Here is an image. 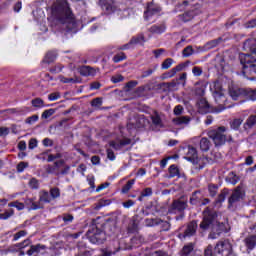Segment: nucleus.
Listing matches in <instances>:
<instances>
[{"instance_id":"nucleus-52","label":"nucleus","mask_w":256,"mask_h":256,"mask_svg":"<svg viewBox=\"0 0 256 256\" xmlns=\"http://www.w3.org/2000/svg\"><path fill=\"white\" fill-rule=\"evenodd\" d=\"M49 101H57V99H61V94L58 92L51 93L48 96Z\"/></svg>"},{"instance_id":"nucleus-4","label":"nucleus","mask_w":256,"mask_h":256,"mask_svg":"<svg viewBox=\"0 0 256 256\" xmlns=\"http://www.w3.org/2000/svg\"><path fill=\"white\" fill-rule=\"evenodd\" d=\"M227 127L220 126L207 131L209 139L214 143L215 147H223L227 143Z\"/></svg>"},{"instance_id":"nucleus-44","label":"nucleus","mask_w":256,"mask_h":256,"mask_svg":"<svg viewBox=\"0 0 256 256\" xmlns=\"http://www.w3.org/2000/svg\"><path fill=\"white\" fill-rule=\"evenodd\" d=\"M192 54H193V47L192 46H187L182 51L183 57H191Z\"/></svg>"},{"instance_id":"nucleus-17","label":"nucleus","mask_w":256,"mask_h":256,"mask_svg":"<svg viewBox=\"0 0 256 256\" xmlns=\"http://www.w3.org/2000/svg\"><path fill=\"white\" fill-rule=\"evenodd\" d=\"M24 205H26V207H28L29 211L33 210H37V209H41V207H43V205H41L40 202H35V199L33 198H27L24 201Z\"/></svg>"},{"instance_id":"nucleus-31","label":"nucleus","mask_w":256,"mask_h":256,"mask_svg":"<svg viewBox=\"0 0 256 256\" xmlns=\"http://www.w3.org/2000/svg\"><path fill=\"white\" fill-rule=\"evenodd\" d=\"M125 59H127V56L125 55V53L121 52L116 54L113 58L112 61L114 63H121V61H125Z\"/></svg>"},{"instance_id":"nucleus-57","label":"nucleus","mask_w":256,"mask_h":256,"mask_svg":"<svg viewBox=\"0 0 256 256\" xmlns=\"http://www.w3.org/2000/svg\"><path fill=\"white\" fill-rule=\"evenodd\" d=\"M246 29H253L256 27V18L253 20H250L245 24Z\"/></svg>"},{"instance_id":"nucleus-28","label":"nucleus","mask_w":256,"mask_h":256,"mask_svg":"<svg viewBox=\"0 0 256 256\" xmlns=\"http://www.w3.org/2000/svg\"><path fill=\"white\" fill-rule=\"evenodd\" d=\"M151 119L153 125H155L156 127H163V122L161 121V117L159 116V114L152 115Z\"/></svg>"},{"instance_id":"nucleus-24","label":"nucleus","mask_w":256,"mask_h":256,"mask_svg":"<svg viewBox=\"0 0 256 256\" xmlns=\"http://www.w3.org/2000/svg\"><path fill=\"white\" fill-rule=\"evenodd\" d=\"M51 195H49V192L42 190L39 194V202L40 205L41 203H51Z\"/></svg>"},{"instance_id":"nucleus-21","label":"nucleus","mask_w":256,"mask_h":256,"mask_svg":"<svg viewBox=\"0 0 256 256\" xmlns=\"http://www.w3.org/2000/svg\"><path fill=\"white\" fill-rule=\"evenodd\" d=\"M182 69L183 67L181 65L172 68L170 71L163 75V79H171V77H175V75H177L179 71H182Z\"/></svg>"},{"instance_id":"nucleus-1","label":"nucleus","mask_w":256,"mask_h":256,"mask_svg":"<svg viewBox=\"0 0 256 256\" xmlns=\"http://www.w3.org/2000/svg\"><path fill=\"white\" fill-rule=\"evenodd\" d=\"M52 15L61 25H66L67 29H71V25L75 23V18L69 8V3L65 0H58L52 6Z\"/></svg>"},{"instance_id":"nucleus-16","label":"nucleus","mask_w":256,"mask_h":256,"mask_svg":"<svg viewBox=\"0 0 256 256\" xmlns=\"http://www.w3.org/2000/svg\"><path fill=\"white\" fill-rule=\"evenodd\" d=\"M131 143V140L125 139V140H116V141H110L109 145L112 147V149H115V151H119L122 147H125V145H129Z\"/></svg>"},{"instance_id":"nucleus-23","label":"nucleus","mask_w":256,"mask_h":256,"mask_svg":"<svg viewBox=\"0 0 256 256\" xmlns=\"http://www.w3.org/2000/svg\"><path fill=\"white\" fill-rule=\"evenodd\" d=\"M188 161H193V163H197V149L195 147H188Z\"/></svg>"},{"instance_id":"nucleus-56","label":"nucleus","mask_w":256,"mask_h":256,"mask_svg":"<svg viewBox=\"0 0 256 256\" xmlns=\"http://www.w3.org/2000/svg\"><path fill=\"white\" fill-rule=\"evenodd\" d=\"M195 94L199 95L200 97L205 95V86L196 87Z\"/></svg>"},{"instance_id":"nucleus-36","label":"nucleus","mask_w":256,"mask_h":256,"mask_svg":"<svg viewBox=\"0 0 256 256\" xmlns=\"http://www.w3.org/2000/svg\"><path fill=\"white\" fill-rule=\"evenodd\" d=\"M8 207H15L18 211H23L25 209V204L19 201H15L8 204Z\"/></svg>"},{"instance_id":"nucleus-35","label":"nucleus","mask_w":256,"mask_h":256,"mask_svg":"<svg viewBox=\"0 0 256 256\" xmlns=\"http://www.w3.org/2000/svg\"><path fill=\"white\" fill-rule=\"evenodd\" d=\"M13 215H15V211L11 209L10 211H5L4 213H1L0 219H2L3 221H7V219L13 217Z\"/></svg>"},{"instance_id":"nucleus-38","label":"nucleus","mask_w":256,"mask_h":256,"mask_svg":"<svg viewBox=\"0 0 256 256\" xmlns=\"http://www.w3.org/2000/svg\"><path fill=\"white\" fill-rule=\"evenodd\" d=\"M191 251H193V244H188V245L183 247L181 255L182 256H187L191 253Z\"/></svg>"},{"instance_id":"nucleus-46","label":"nucleus","mask_w":256,"mask_h":256,"mask_svg":"<svg viewBox=\"0 0 256 256\" xmlns=\"http://www.w3.org/2000/svg\"><path fill=\"white\" fill-rule=\"evenodd\" d=\"M54 114H55V110L53 108L45 110L42 113V119H49V117H51Z\"/></svg>"},{"instance_id":"nucleus-5","label":"nucleus","mask_w":256,"mask_h":256,"mask_svg":"<svg viewBox=\"0 0 256 256\" xmlns=\"http://www.w3.org/2000/svg\"><path fill=\"white\" fill-rule=\"evenodd\" d=\"M240 63L243 65L245 77L256 79V59L251 54H240Z\"/></svg>"},{"instance_id":"nucleus-50","label":"nucleus","mask_w":256,"mask_h":256,"mask_svg":"<svg viewBox=\"0 0 256 256\" xmlns=\"http://www.w3.org/2000/svg\"><path fill=\"white\" fill-rule=\"evenodd\" d=\"M124 79L125 78L121 74H118V75H115V76L111 77L112 83H121V81H123Z\"/></svg>"},{"instance_id":"nucleus-30","label":"nucleus","mask_w":256,"mask_h":256,"mask_svg":"<svg viewBox=\"0 0 256 256\" xmlns=\"http://www.w3.org/2000/svg\"><path fill=\"white\" fill-rule=\"evenodd\" d=\"M133 185H135V179L129 180L125 186H123L122 188V193H129V191H131V188L133 187Z\"/></svg>"},{"instance_id":"nucleus-13","label":"nucleus","mask_w":256,"mask_h":256,"mask_svg":"<svg viewBox=\"0 0 256 256\" xmlns=\"http://www.w3.org/2000/svg\"><path fill=\"white\" fill-rule=\"evenodd\" d=\"M244 245L247 249V253H251L256 247V236L255 234L250 235L244 239Z\"/></svg>"},{"instance_id":"nucleus-54","label":"nucleus","mask_w":256,"mask_h":256,"mask_svg":"<svg viewBox=\"0 0 256 256\" xmlns=\"http://www.w3.org/2000/svg\"><path fill=\"white\" fill-rule=\"evenodd\" d=\"M101 235L102 234H94L90 236V241H92V243H101Z\"/></svg>"},{"instance_id":"nucleus-60","label":"nucleus","mask_w":256,"mask_h":256,"mask_svg":"<svg viewBox=\"0 0 256 256\" xmlns=\"http://www.w3.org/2000/svg\"><path fill=\"white\" fill-rule=\"evenodd\" d=\"M25 167H27V164H25V162H20L17 165V171L18 173H23V171H25Z\"/></svg>"},{"instance_id":"nucleus-59","label":"nucleus","mask_w":256,"mask_h":256,"mask_svg":"<svg viewBox=\"0 0 256 256\" xmlns=\"http://www.w3.org/2000/svg\"><path fill=\"white\" fill-rule=\"evenodd\" d=\"M107 158L110 160V161H115V153L113 152V150L111 149H107Z\"/></svg>"},{"instance_id":"nucleus-33","label":"nucleus","mask_w":256,"mask_h":256,"mask_svg":"<svg viewBox=\"0 0 256 256\" xmlns=\"http://www.w3.org/2000/svg\"><path fill=\"white\" fill-rule=\"evenodd\" d=\"M46 62L47 63H53L54 60L57 59V52L55 51H50L46 54Z\"/></svg>"},{"instance_id":"nucleus-32","label":"nucleus","mask_w":256,"mask_h":256,"mask_svg":"<svg viewBox=\"0 0 256 256\" xmlns=\"http://www.w3.org/2000/svg\"><path fill=\"white\" fill-rule=\"evenodd\" d=\"M50 197H51V199H59V197H61V190H59V188H57V187L51 188L50 189Z\"/></svg>"},{"instance_id":"nucleus-53","label":"nucleus","mask_w":256,"mask_h":256,"mask_svg":"<svg viewBox=\"0 0 256 256\" xmlns=\"http://www.w3.org/2000/svg\"><path fill=\"white\" fill-rule=\"evenodd\" d=\"M142 197H151L153 195V189L152 188H145L142 192Z\"/></svg>"},{"instance_id":"nucleus-40","label":"nucleus","mask_w":256,"mask_h":256,"mask_svg":"<svg viewBox=\"0 0 256 256\" xmlns=\"http://www.w3.org/2000/svg\"><path fill=\"white\" fill-rule=\"evenodd\" d=\"M219 187H217V185L215 184H210L208 186V191L211 197H215V195H217V191H218Z\"/></svg>"},{"instance_id":"nucleus-18","label":"nucleus","mask_w":256,"mask_h":256,"mask_svg":"<svg viewBox=\"0 0 256 256\" xmlns=\"http://www.w3.org/2000/svg\"><path fill=\"white\" fill-rule=\"evenodd\" d=\"M197 107H198L199 113H209V109H210L209 102H207L205 98L198 100Z\"/></svg>"},{"instance_id":"nucleus-10","label":"nucleus","mask_w":256,"mask_h":256,"mask_svg":"<svg viewBox=\"0 0 256 256\" xmlns=\"http://www.w3.org/2000/svg\"><path fill=\"white\" fill-rule=\"evenodd\" d=\"M243 50L256 56V38L247 39L243 44Z\"/></svg>"},{"instance_id":"nucleus-22","label":"nucleus","mask_w":256,"mask_h":256,"mask_svg":"<svg viewBox=\"0 0 256 256\" xmlns=\"http://www.w3.org/2000/svg\"><path fill=\"white\" fill-rule=\"evenodd\" d=\"M165 29H167L165 24H160V25H153L152 27L149 28V31L150 33L161 35V33H165Z\"/></svg>"},{"instance_id":"nucleus-26","label":"nucleus","mask_w":256,"mask_h":256,"mask_svg":"<svg viewBox=\"0 0 256 256\" xmlns=\"http://www.w3.org/2000/svg\"><path fill=\"white\" fill-rule=\"evenodd\" d=\"M41 250H45V245H32L30 249L27 251V255L31 256L34 253H39Z\"/></svg>"},{"instance_id":"nucleus-42","label":"nucleus","mask_w":256,"mask_h":256,"mask_svg":"<svg viewBox=\"0 0 256 256\" xmlns=\"http://www.w3.org/2000/svg\"><path fill=\"white\" fill-rule=\"evenodd\" d=\"M171 65H173V59L167 58L166 60L163 61L161 68L162 69H170Z\"/></svg>"},{"instance_id":"nucleus-39","label":"nucleus","mask_w":256,"mask_h":256,"mask_svg":"<svg viewBox=\"0 0 256 256\" xmlns=\"http://www.w3.org/2000/svg\"><path fill=\"white\" fill-rule=\"evenodd\" d=\"M243 123V119L241 118H236L231 122V127L232 129H239V127H241V124Z\"/></svg>"},{"instance_id":"nucleus-19","label":"nucleus","mask_w":256,"mask_h":256,"mask_svg":"<svg viewBox=\"0 0 256 256\" xmlns=\"http://www.w3.org/2000/svg\"><path fill=\"white\" fill-rule=\"evenodd\" d=\"M174 125H189L191 123V117L189 116H178L172 119Z\"/></svg>"},{"instance_id":"nucleus-63","label":"nucleus","mask_w":256,"mask_h":256,"mask_svg":"<svg viewBox=\"0 0 256 256\" xmlns=\"http://www.w3.org/2000/svg\"><path fill=\"white\" fill-rule=\"evenodd\" d=\"M109 187V183L105 182L104 184H101L100 186L97 187L96 193H99V191H103V189H107Z\"/></svg>"},{"instance_id":"nucleus-12","label":"nucleus","mask_w":256,"mask_h":256,"mask_svg":"<svg viewBox=\"0 0 256 256\" xmlns=\"http://www.w3.org/2000/svg\"><path fill=\"white\" fill-rule=\"evenodd\" d=\"M159 13H161V7L155 4H150L147 7V11L144 13V17L146 21H149V18L152 17V15H159Z\"/></svg>"},{"instance_id":"nucleus-64","label":"nucleus","mask_w":256,"mask_h":256,"mask_svg":"<svg viewBox=\"0 0 256 256\" xmlns=\"http://www.w3.org/2000/svg\"><path fill=\"white\" fill-rule=\"evenodd\" d=\"M213 161H217L218 159H221L222 155L219 152H211Z\"/></svg>"},{"instance_id":"nucleus-62","label":"nucleus","mask_w":256,"mask_h":256,"mask_svg":"<svg viewBox=\"0 0 256 256\" xmlns=\"http://www.w3.org/2000/svg\"><path fill=\"white\" fill-rule=\"evenodd\" d=\"M42 143H43L44 147H52L53 146V140H51L49 138H45Z\"/></svg>"},{"instance_id":"nucleus-61","label":"nucleus","mask_w":256,"mask_h":256,"mask_svg":"<svg viewBox=\"0 0 256 256\" xmlns=\"http://www.w3.org/2000/svg\"><path fill=\"white\" fill-rule=\"evenodd\" d=\"M35 147H37V139L32 138L29 141L28 148L29 149H35Z\"/></svg>"},{"instance_id":"nucleus-37","label":"nucleus","mask_w":256,"mask_h":256,"mask_svg":"<svg viewBox=\"0 0 256 256\" xmlns=\"http://www.w3.org/2000/svg\"><path fill=\"white\" fill-rule=\"evenodd\" d=\"M156 70H157V66H155L154 69L148 68L147 70H144L141 75L142 79L150 77V75H153V73H155Z\"/></svg>"},{"instance_id":"nucleus-15","label":"nucleus","mask_w":256,"mask_h":256,"mask_svg":"<svg viewBox=\"0 0 256 256\" xmlns=\"http://www.w3.org/2000/svg\"><path fill=\"white\" fill-rule=\"evenodd\" d=\"M80 75H83V77H95L97 70L91 66H82L80 68Z\"/></svg>"},{"instance_id":"nucleus-55","label":"nucleus","mask_w":256,"mask_h":256,"mask_svg":"<svg viewBox=\"0 0 256 256\" xmlns=\"http://www.w3.org/2000/svg\"><path fill=\"white\" fill-rule=\"evenodd\" d=\"M138 82L137 81H130L126 84V91L129 92L133 87H137Z\"/></svg>"},{"instance_id":"nucleus-49","label":"nucleus","mask_w":256,"mask_h":256,"mask_svg":"<svg viewBox=\"0 0 256 256\" xmlns=\"http://www.w3.org/2000/svg\"><path fill=\"white\" fill-rule=\"evenodd\" d=\"M221 38L215 39V40H211L210 42L207 43L208 47L210 49H213V47H217L220 43H221Z\"/></svg>"},{"instance_id":"nucleus-34","label":"nucleus","mask_w":256,"mask_h":256,"mask_svg":"<svg viewBox=\"0 0 256 256\" xmlns=\"http://www.w3.org/2000/svg\"><path fill=\"white\" fill-rule=\"evenodd\" d=\"M177 175H179V168H177V166H175V165H171L169 167V177H170V179H173V177H177Z\"/></svg>"},{"instance_id":"nucleus-58","label":"nucleus","mask_w":256,"mask_h":256,"mask_svg":"<svg viewBox=\"0 0 256 256\" xmlns=\"http://www.w3.org/2000/svg\"><path fill=\"white\" fill-rule=\"evenodd\" d=\"M192 73H193V75H195V77H200V75H202V73H203V70H201V68H199V67H194L192 69Z\"/></svg>"},{"instance_id":"nucleus-41","label":"nucleus","mask_w":256,"mask_h":256,"mask_svg":"<svg viewBox=\"0 0 256 256\" xmlns=\"http://www.w3.org/2000/svg\"><path fill=\"white\" fill-rule=\"evenodd\" d=\"M91 105L95 108V109H99L101 107V105H103V99L101 98H95L91 101Z\"/></svg>"},{"instance_id":"nucleus-11","label":"nucleus","mask_w":256,"mask_h":256,"mask_svg":"<svg viewBox=\"0 0 256 256\" xmlns=\"http://www.w3.org/2000/svg\"><path fill=\"white\" fill-rule=\"evenodd\" d=\"M145 43V36H143V34H140L136 37H133L129 43L121 46L119 49L121 51H125L127 49H130L131 45H138V44H143Z\"/></svg>"},{"instance_id":"nucleus-7","label":"nucleus","mask_w":256,"mask_h":256,"mask_svg":"<svg viewBox=\"0 0 256 256\" xmlns=\"http://www.w3.org/2000/svg\"><path fill=\"white\" fill-rule=\"evenodd\" d=\"M204 218L200 224V229H209L213 223H215V219L217 218V212L211 211L209 208L204 210L203 212Z\"/></svg>"},{"instance_id":"nucleus-29","label":"nucleus","mask_w":256,"mask_h":256,"mask_svg":"<svg viewBox=\"0 0 256 256\" xmlns=\"http://www.w3.org/2000/svg\"><path fill=\"white\" fill-rule=\"evenodd\" d=\"M115 2H106L103 5V9H105V11H107L108 13H113V11H115Z\"/></svg>"},{"instance_id":"nucleus-48","label":"nucleus","mask_w":256,"mask_h":256,"mask_svg":"<svg viewBox=\"0 0 256 256\" xmlns=\"http://www.w3.org/2000/svg\"><path fill=\"white\" fill-rule=\"evenodd\" d=\"M37 121H39L38 115H32L26 119V123H28V125H33V123H37Z\"/></svg>"},{"instance_id":"nucleus-9","label":"nucleus","mask_w":256,"mask_h":256,"mask_svg":"<svg viewBox=\"0 0 256 256\" xmlns=\"http://www.w3.org/2000/svg\"><path fill=\"white\" fill-rule=\"evenodd\" d=\"M243 197H245V190L243 187L237 186L228 200L229 205L239 202V200L243 199Z\"/></svg>"},{"instance_id":"nucleus-6","label":"nucleus","mask_w":256,"mask_h":256,"mask_svg":"<svg viewBox=\"0 0 256 256\" xmlns=\"http://www.w3.org/2000/svg\"><path fill=\"white\" fill-rule=\"evenodd\" d=\"M149 125V120L143 115H137L131 118L127 124L128 129H143Z\"/></svg>"},{"instance_id":"nucleus-43","label":"nucleus","mask_w":256,"mask_h":256,"mask_svg":"<svg viewBox=\"0 0 256 256\" xmlns=\"http://www.w3.org/2000/svg\"><path fill=\"white\" fill-rule=\"evenodd\" d=\"M28 185L30 189H39V181L35 178H31Z\"/></svg>"},{"instance_id":"nucleus-2","label":"nucleus","mask_w":256,"mask_h":256,"mask_svg":"<svg viewBox=\"0 0 256 256\" xmlns=\"http://www.w3.org/2000/svg\"><path fill=\"white\" fill-rule=\"evenodd\" d=\"M233 255V245L229 240H221L214 247L213 255V246L209 245L205 251L204 256H231Z\"/></svg>"},{"instance_id":"nucleus-27","label":"nucleus","mask_w":256,"mask_h":256,"mask_svg":"<svg viewBox=\"0 0 256 256\" xmlns=\"http://www.w3.org/2000/svg\"><path fill=\"white\" fill-rule=\"evenodd\" d=\"M32 107H35L36 109H42V107H45V102L41 98H35L31 100Z\"/></svg>"},{"instance_id":"nucleus-20","label":"nucleus","mask_w":256,"mask_h":256,"mask_svg":"<svg viewBox=\"0 0 256 256\" xmlns=\"http://www.w3.org/2000/svg\"><path fill=\"white\" fill-rule=\"evenodd\" d=\"M240 93H243L247 99L250 101H256V90L247 88L244 90H239Z\"/></svg>"},{"instance_id":"nucleus-47","label":"nucleus","mask_w":256,"mask_h":256,"mask_svg":"<svg viewBox=\"0 0 256 256\" xmlns=\"http://www.w3.org/2000/svg\"><path fill=\"white\" fill-rule=\"evenodd\" d=\"M132 243H134L135 245H141V243H145V238H143V236L141 235H136L132 239Z\"/></svg>"},{"instance_id":"nucleus-3","label":"nucleus","mask_w":256,"mask_h":256,"mask_svg":"<svg viewBox=\"0 0 256 256\" xmlns=\"http://www.w3.org/2000/svg\"><path fill=\"white\" fill-rule=\"evenodd\" d=\"M213 97L219 108L215 109L216 113H221V111H225L227 109V91L221 87V83L215 82L213 84Z\"/></svg>"},{"instance_id":"nucleus-8","label":"nucleus","mask_w":256,"mask_h":256,"mask_svg":"<svg viewBox=\"0 0 256 256\" xmlns=\"http://www.w3.org/2000/svg\"><path fill=\"white\" fill-rule=\"evenodd\" d=\"M195 233H197V222L192 221L187 225L184 233H180L178 237L179 239H187V237H193Z\"/></svg>"},{"instance_id":"nucleus-14","label":"nucleus","mask_w":256,"mask_h":256,"mask_svg":"<svg viewBox=\"0 0 256 256\" xmlns=\"http://www.w3.org/2000/svg\"><path fill=\"white\" fill-rule=\"evenodd\" d=\"M185 209H187V202L183 201V200H175L171 207H170V211H185Z\"/></svg>"},{"instance_id":"nucleus-51","label":"nucleus","mask_w":256,"mask_h":256,"mask_svg":"<svg viewBox=\"0 0 256 256\" xmlns=\"http://www.w3.org/2000/svg\"><path fill=\"white\" fill-rule=\"evenodd\" d=\"M25 235H27V231L25 230L17 232L16 234H14V241H19V239H21V237H25Z\"/></svg>"},{"instance_id":"nucleus-25","label":"nucleus","mask_w":256,"mask_h":256,"mask_svg":"<svg viewBox=\"0 0 256 256\" xmlns=\"http://www.w3.org/2000/svg\"><path fill=\"white\" fill-rule=\"evenodd\" d=\"M200 149L201 151H209V149H211V141H209L207 137L201 138Z\"/></svg>"},{"instance_id":"nucleus-45","label":"nucleus","mask_w":256,"mask_h":256,"mask_svg":"<svg viewBox=\"0 0 256 256\" xmlns=\"http://www.w3.org/2000/svg\"><path fill=\"white\" fill-rule=\"evenodd\" d=\"M185 109L181 105H177L174 107L173 113L176 115V117H179V115H183V112Z\"/></svg>"}]
</instances>
